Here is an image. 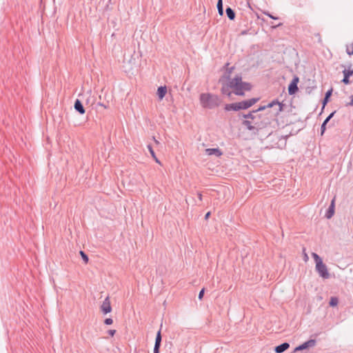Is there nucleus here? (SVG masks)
<instances>
[{
  "label": "nucleus",
  "instance_id": "f257e3e1",
  "mask_svg": "<svg viewBox=\"0 0 353 353\" xmlns=\"http://www.w3.org/2000/svg\"><path fill=\"white\" fill-rule=\"evenodd\" d=\"M271 124L270 118L262 114H253L251 120H243L242 125L249 131L256 134L261 130L265 129Z\"/></svg>",
  "mask_w": 353,
  "mask_h": 353
},
{
  "label": "nucleus",
  "instance_id": "f03ea898",
  "mask_svg": "<svg viewBox=\"0 0 353 353\" xmlns=\"http://www.w3.org/2000/svg\"><path fill=\"white\" fill-rule=\"evenodd\" d=\"M228 86L236 95L239 96H243L245 91H250L252 88L249 83L242 81L241 75H236L234 78L230 79L228 82Z\"/></svg>",
  "mask_w": 353,
  "mask_h": 353
},
{
  "label": "nucleus",
  "instance_id": "7ed1b4c3",
  "mask_svg": "<svg viewBox=\"0 0 353 353\" xmlns=\"http://www.w3.org/2000/svg\"><path fill=\"white\" fill-rule=\"evenodd\" d=\"M199 100L201 106L207 109H214L217 108L220 105L221 102L220 98L217 95L210 93L201 94Z\"/></svg>",
  "mask_w": 353,
  "mask_h": 353
},
{
  "label": "nucleus",
  "instance_id": "20e7f679",
  "mask_svg": "<svg viewBox=\"0 0 353 353\" xmlns=\"http://www.w3.org/2000/svg\"><path fill=\"white\" fill-rule=\"evenodd\" d=\"M259 100V98H252L237 103L226 104L224 109L225 111L246 110L255 104Z\"/></svg>",
  "mask_w": 353,
  "mask_h": 353
},
{
  "label": "nucleus",
  "instance_id": "39448f33",
  "mask_svg": "<svg viewBox=\"0 0 353 353\" xmlns=\"http://www.w3.org/2000/svg\"><path fill=\"white\" fill-rule=\"evenodd\" d=\"M312 256L316 263L315 269L319 275L324 279H329L330 274L328 272L327 268L326 265L323 263L322 259L316 253L314 252L312 253Z\"/></svg>",
  "mask_w": 353,
  "mask_h": 353
},
{
  "label": "nucleus",
  "instance_id": "423d86ee",
  "mask_svg": "<svg viewBox=\"0 0 353 353\" xmlns=\"http://www.w3.org/2000/svg\"><path fill=\"white\" fill-rule=\"evenodd\" d=\"M283 106L284 105L278 101V103L275 104L272 108L273 109L268 113L269 115L268 117L270 118V121L276 117L283 111Z\"/></svg>",
  "mask_w": 353,
  "mask_h": 353
},
{
  "label": "nucleus",
  "instance_id": "0eeeda50",
  "mask_svg": "<svg viewBox=\"0 0 353 353\" xmlns=\"http://www.w3.org/2000/svg\"><path fill=\"white\" fill-rule=\"evenodd\" d=\"M100 309H101V311L104 314L111 312L112 306H111V303H110V297L108 296L103 301V303L100 307Z\"/></svg>",
  "mask_w": 353,
  "mask_h": 353
},
{
  "label": "nucleus",
  "instance_id": "6e6552de",
  "mask_svg": "<svg viewBox=\"0 0 353 353\" xmlns=\"http://www.w3.org/2000/svg\"><path fill=\"white\" fill-rule=\"evenodd\" d=\"M299 79L298 77L296 76L293 78L292 81H291V83H290V85L288 86L289 94H290V95L294 94L298 91L299 88H298L297 84L299 83Z\"/></svg>",
  "mask_w": 353,
  "mask_h": 353
},
{
  "label": "nucleus",
  "instance_id": "1a4fd4ad",
  "mask_svg": "<svg viewBox=\"0 0 353 353\" xmlns=\"http://www.w3.org/2000/svg\"><path fill=\"white\" fill-rule=\"evenodd\" d=\"M315 344H316V341L315 340H314V339L308 340L307 341L303 343V344L297 346L294 349V352L303 350H305V349H307L308 347H313V346L315 345Z\"/></svg>",
  "mask_w": 353,
  "mask_h": 353
},
{
  "label": "nucleus",
  "instance_id": "9d476101",
  "mask_svg": "<svg viewBox=\"0 0 353 353\" xmlns=\"http://www.w3.org/2000/svg\"><path fill=\"white\" fill-rule=\"evenodd\" d=\"M335 200H336V196H334L332 199L331 203L325 212V216L328 219H331L334 214Z\"/></svg>",
  "mask_w": 353,
  "mask_h": 353
},
{
  "label": "nucleus",
  "instance_id": "9b49d317",
  "mask_svg": "<svg viewBox=\"0 0 353 353\" xmlns=\"http://www.w3.org/2000/svg\"><path fill=\"white\" fill-rule=\"evenodd\" d=\"M343 73L344 77L341 81L346 85L349 84L350 83V77L353 75V70L350 69V66L349 69H345Z\"/></svg>",
  "mask_w": 353,
  "mask_h": 353
},
{
  "label": "nucleus",
  "instance_id": "f8f14e48",
  "mask_svg": "<svg viewBox=\"0 0 353 353\" xmlns=\"http://www.w3.org/2000/svg\"><path fill=\"white\" fill-rule=\"evenodd\" d=\"M278 103V99H274L272 101H271L270 103H269L268 105H261L260 106L258 109L255 110H252L253 113L255 114V113H257L259 111H263V110H265L266 109H270V108H273L275 104Z\"/></svg>",
  "mask_w": 353,
  "mask_h": 353
},
{
  "label": "nucleus",
  "instance_id": "ddd939ff",
  "mask_svg": "<svg viewBox=\"0 0 353 353\" xmlns=\"http://www.w3.org/2000/svg\"><path fill=\"white\" fill-rule=\"evenodd\" d=\"M74 110L78 112L80 114L85 113V109L81 101L79 99H76L74 104Z\"/></svg>",
  "mask_w": 353,
  "mask_h": 353
},
{
  "label": "nucleus",
  "instance_id": "4468645a",
  "mask_svg": "<svg viewBox=\"0 0 353 353\" xmlns=\"http://www.w3.org/2000/svg\"><path fill=\"white\" fill-rule=\"evenodd\" d=\"M290 347L288 343H283L279 345H277L274 348L276 353H283Z\"/></svg>",
  "mask_w": 353,
  "mask_h": 353
},
{
  "label": "nucleus",
  "instance_id": "2eb2a0df",
  "mask_svg": "<svg viewBox=\"0 0 353 353\" xmlns=\"http://www.w3.org/2000/svg\"><path fill=\"white\" fill-rule=\"evenodd\" d=\"M335 111L332 112L329 114V116L325 119L321 126V134L323 135L326 130V125L329 122V121L333 117L335 114Z\"/></svg>",
  "mask_w": 353,
  "mask_h": 353
},
{
  "label": "nucleus",
  "instance_id": "dca6fc26",
  "mask_svg": "<svg viewBox=\"0 0 353 353\" xmlns=\"http://www.w3.org/2000/svg\"><path fill=\"white\" fill-rule=\"evenodd\" d=\"M205 153L208 155H215L220 157L222 154V152L219 148H208L205 150Z\"/></svg>",
  "mask_w": 353,
  "mask_h": 353
},
{
  "label": "nucleus",
  "instance_id": "f3484780",
  "mask_svg": "<svg viewBox=\"0 0 353 353\" xmlns=\"http://www.w3.org/2000/svg\"><path fill=\"white\" fill-rule=\"evenodd\" d=\"M167 92L166 86H160L157 89V95L159 100H162Z\"/></svg>",
  "mask_w": 353,
  "mask_h": 353
},
{
  "label": "nucleus",
  "instance_id": "a211bd4d",
  "mask_svg": "<svg viewBox=\"0 0 353 353\" xmlns=\"http://www.w3.org/2000/svg\"><path fill=\"white\" fill-rule=\"evenodd\" d=\"M227 17L230 20H234L235 19V12L230 7H228L225 10Z\"/></svg>",
  "mask_w": 353,
  "mask_h": 353
},
{
  "label": "nucleus",
  "instance_id": "6ab92c4d",
  "mask_svg": "<svg viewBox=\"0 0 353 353\" xmlns=\"http://www.w3.org/2000/svg\"><path fill=\"white\" fill-rule=\"evenodd\" d=\"M148 150L150 152V153L151 154L152 158L154 159V161L159 163V164H161V162L158 159V158L157 157L156 154H155V152L153 150V148L152 147L151 145H148Z\"/></svg>",
  "mask_w": 353,
  "mask_h": 353
},
{
  "label": "nucleus",
  "instance_id": "aec40b11",
  "mask_svg": "<svg viewBox=\"0 0 353 353\" xmlns=\"http://www.w3.org/2000/svg\"><path fill=\"white\" fill-rule=\"evenodd\" d=\"M161 339H162V337H161V330H160L157 333L154 346L160 347L161 343Z\"/></svg>",
  "mask_w": 353,
  "mask_h": 353
},
{
  "label": "nucleus",
  "instance_id": "412c9836",
  "mask_svg": "<svg viewBox=\"0 0 353 353\" xmlns=\"http://www.w3.org/2000/svg\"><path fill=\"white\" fill-rule=\"evenodd\" d=\"M332 89H330L326 92V93L325 94V97L323 101V105H325L327 103L330 96L332 95Z\"/></svg>",
  "mask_w": 353,
  "mask_h": 353
},
{
  "label": "nucleus",
  "instance_id": "4be33fe9",
  "mask_svg": "<svg viewBox=\"0 0 353 353\" xmlns=\"http://www.w3.org/2000/svg\"><path fill=\"white\" fill-rule=\"evenodd\" d=\"M216 7H217L219 14L220 15H223V1L222 0H218Z\"/></svg>",
  "mask_w": 353,
  "mask_h": 353
},
{
  "label": "nucleus",
  "instance_id": "5701e85b",
  "mask_svg": "<svg viewBox=\"0 0 353 353\" xmlns=\"http://www.w3.org/2000/svg\"><path fill=\"white\" fill-rule=\"evenodd\" d=\"M230 89V88L228 86V84L226 86L222 87L221 92L223 94H226L230 97L231 95V92L229 90Z\"/></svg>",
  "mask_w": 353,
  "mask_h": 353
},
{
  "label": "nucleus",
  "instance_id": "b1692460",
  "mask_svg": "<svg viewBox=\"0 0 353 353\" xmlns=\"http://www.w3.org/2000/svg\"><path fill=\"white\" fill-rule=\"evenodd\" d=\"M338 303H339V300L336 297H335V296L331 297L330 303H329L330 306H332V307L336 306L338 305Z\"/></svg>",
  "mask_w": 353,
  "mask_h": 353
},
{
  "label": "nucleus",
  "instance_id": "393cba45",
  "mask_svg": "<svg viewBox=\"0 0 353 353\" xmlns=\"http://www.w3.org/2000/svg\"><path fill=\"white\" fill-rule=\"evenodd\" d=\"M253 114H254L253 112L251 111L248 114H242L241 117L245 119V120H251Z\"/></svg>",
  "mask_w": 353,
  "mask_h": 353
},
{
  "label": "nucleus",
  "instance_id": "a878e982",
  "mask_svg": "<svg viewBox=\"0 0 353 353\" xmlns=\"http://www.w3.org/2000/svg\"><path fill=\"white\" fill-rule=\"evenodd\" d=\"M80 254L85 263H87L89 261L88 255L83 251H80Z\"/></svg>",
  "mask_w": 353,
  "mask_h": 353
},
{
  "label": "nucleus",
  "instance_id": "bb28decb",
  "mask_svg": "<svg viewBox=\"0 0 353 353\" xmlns=\"http://www.w3.org/2000/svg\"><path fill=\"white\" fill-rule=\"evenodd\" d=\"M346 52L350 56L353 55V48L350 46V45L346 46Z\"/></svg>",
  "mask_w": 353,
  "mask_h": 353
},
{
  "label": "nucleus",
  "instance_id": "cd10ccee",
  "mask_svg": "<svg viewBox=\"0 0 353 353\" xmlns=\"http://www.w3.org/2000/svg\"><path fill=\"white\" fill-rule=\"evenodd\" d=\"M113 323V320L111 318H107L104 321L105 325H111Z\"/></svg>",
  "mask_w": 353,
  "mask_h": 353
},
{
  "label": "nucleus",
  "instance_id": "c85d7f7f",
  "mask_svg": "<svg viewBox=\"0 0 353 353\" xmlns=\"http://www.w3.org/2000/svg\"><path fill=\"white\" fill-rule=\"evenodd\" d=\"M204 292H205V289L204 288L201 289V290L199 293V296H198L199 299L201 300L203 299Z\"/></svg>",
  "mask_w": 353,
  "mask_h": 353
},
{
  "label": "nucleus",
  "instance_id": "c756f323",
  "mask_svg": "<svg viewBox=\"0 0 353 353\" xmlns=\"http://www.w3.org/2000/svg\"><path fill=\"white\" fill-rule=\"evenodd\" d=\"M263 14L268 16L270 18H271L272 19H278V17L273 16L269 12H263Z\"/></svg>",
  "mask_w": 353,
  "mask_h": 353
},
{
  "label": "nucleus",
  "instance_id": "7c9ffc66",
  "mask_svg": "<svg viewBox=\"0 0 353 353\" xmlns=\"http://www.w3.org/2000/svg\"><path fill=\"white\" fill-rule=\"evenodd\" d=\"M315 37H317L318 39V42L321 44H322V39H321V34L319 33H316L315 34Z\"/></svg>",
  "mask_w": 353,
  "mask_h": 353
},
{
  "label": "nucleus",
  "instance_id": "2f4dec72",
  "mask_svg": "<svg viewBox=\"0 0 353 353\" xmlns=\"http://www.w3.org/2000/svg\"><path fill=\"white\" fill-rule=\"evenodd\" d=\"M108 333L111 336H114V334L116 333V330H109L108 331Z\"/></svg>",
  "mask_w": 353,
  "mask_h": 353
},
{
  "label": "nucleus",
  "instance_id": "473e14b6",
  "mask_svg": "<svg viewBox=\"0 0 353 353\" xmlns=\"http://www.w3.org/2000/svg\"><path fill=\"white\" fill-rule=\"evenodd\" d=\"M303 253H304V261H307L308 260V256L305 253V248H303Z\"/></svg>",
  "mask_w": 353,
  "mask_h": 353
},
{
  "label": "nucleus",
  "instance_id": "72a5a7b5",
  "mask_svg": "<svg viewBox=\"0 0 353 353\" xmlns=\"http://www.w3.org/2000/svg\"><path fill=\"white\" fill-rule=\"evenodd\" d=\"M160 347L154 346V353H159Z\"/></svg>",
  "mask_w": 353,
  "mask_h": 353
},
{
  "label": "nucleus",
  "instance_id": "f704fd0d",
  "mask_svg": "<svg viewBox=\"0 0 353 353\" xmlns=\"http://www.w3.org/2000/svg\"><path fill=\"white\" fill-rule=\"evenodd\" d=\"M347 105H353V94L350 96V102H349Z\"/></svg>",
  "mask_w": 353,
  "mask_h": 353
},
{
  "label": "nucleus",
  "instance_id": "c9c22d12",
  "mask_svg": "<svg viewBox=\"0 0 353 353\" xmlns=\"http://www.w3.org/2000/svg\"><path fill=\"white\" fill-rule=\"evenodd\" d=\"M210 216V212H208L206 213V214L205 215V219H208Z\"/></svg>",
  "mask_w": 353,
  "mask_h": 353
},
{
  "label": "nucleus",
  "instance_id": "e433bc0d",
  "mask_svg": "<svg viewBox=\"0 0 353 353\" xmlns=\"http://www.w3.org/2000/svg\"><path fill=\"white\" fill-rule=\"evenodd\" d=\"M197 195H198V198H199V199L200 201H201V200H202V194H201V193L198 192Z\"/></svg>",
  "mask_w": 353,
  "mask_h": 353
},
{
  "label": "nucleus",
  "instance_id": "4c0bfd02",
  "mask_svg": "<svg viewBox=\"0 0 353 353\" xmlns=\"http://www.w3.org/2000/svg\"><path fill=\"white\" fill-rule=\"evenodd\" d=\"M282 26V23H279V24H278V25H276V26H272V28H276L279 27V26Z\"/></svg>",
  "mask_w": 353,
  "mask_h": 353
},
{
  "label": "nucleus",
  "instance_id": "58836bf2",
  "mask_svg": "<svg viewBox=\"0 0 353 353\" xmlns=\"http://www.w3.org/2000/svg\"><path fill=\"white\" fill-rule=\"evenodd\" d=\"M99 105H101V106H103L104 108H106L105 105H103L102 103H99Z\"/></svg>",
  "mask_w": 353,
  "mask_h": 353
},
{
  "label": "nucleus",
  "instance_id": "ea45409f",
  "mask_svg": "<svg viewBox=\"0 0 353 353\" xmlns=\"http://www.w3.org/2000/svg\"><path fill=\"white\" fill-rule=\"evenodd\" d=\"M154 141H155V142H156L157 143H159V141H157V140L155 139V138H154Z\"/></svg>",
  "mask_w": 353,
  "mask_h": 353
},
{
  "label": "nucleus",
  "instance_id": "a19ab883",
  "mask_svg": "<svg viewBox=\"0 0 353 353\" xmlns=\"http://www.w3.org/2000/svg\"><path fill=\"white\" fill-rule=\"evenodd\" d=\"M350 46L353 48V42L351 43Z\"/></svg>",
  "mask_w": 353,
  "mask_h": 353
}]
</instances>
